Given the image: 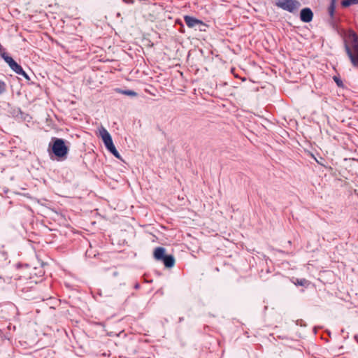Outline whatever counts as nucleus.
<instances>
[{
	"instance_id": "f257e3e1",
	"label": "nucleus",
	"mask_w": 358,
	"mask_h": 358,
	"mask_svg": "<svg viewBox=\"0 0 358 358\" xmlns=\"http://www.w3.org/2000/svg\"><path fill=\"white\" fill-rule=\"evenodd\" d=\"M343 45L352 65L358 66V35L352 29H348L343 34Z\"/></svg>"
},
{
	"instance_id": "f03ea898",
	"label": "nucleus",
	"mask_w": 358,
	"mask_h": 358,
	"mask_svg": "<svg viewBox=\"0 0 358 358\" xmlns=\"http://www.w3.org/2000/svg\"><path fill=\"white\" fill-rule=\"evenodd\" d=\"M52 152L60 159H64L69 153V148L65 143V141L62 138L53 137L49 143V149Z\"/></svg>"
},
{
	"instance_id": "7ed1b4c3",
	"label": "nucleus",
	"mask_w": 358,
	"mask_h": 358,
	"mask_svg": "<svg viewBox=\"0 0 358 358\" xmlns=\"http://www.w3.org/2000/svg\"><path fill=\"white\" fill-rule=\"evenodd\" d=\"M99 136L101 138L107 150L110 152L115 157L120 159V155L113 143V140L109 132L103 127L99 129Z\"/></svg>"
},
{
	"instance_id": "20e7f679",
	"label": "nucleus",
	"mask_w": 358,
	"mask_h": 358,
	"mask_svg": "<svg viewBox=\"0 0 358 358\" xmlns=\"http://www.w3.org/2000/svg\"><path fill=\"white\" fill-rule=\"evenodd\" d=\"M166 250L162 247H157L154 250V257L157 261L163 262L167 268H171L174 266L175 259L172 255L165 254Z\"/></svg>"
},
{
	"instance_id": "39448f33",
	"label": "nucleus",
	"mask_w": 358,
	"mask_h": 358,
	"mask_svg": "<svg viewBox=\"0 0 358 358\" xmlns=\"http://www.w3.org/2000/svg\"><path fill=\"white\" fill-rule=\"evenodd\" d=\"M275 5L284 10L294 13L300 7L301 3L297 0H276Z\"/></svg>"
},
{
	"instance_id": "423d86ee",
	"label": "nucleus",
	"mask_w": 358,
	"mask_h": 358,
	"mask_svg": "<svg viewBox=\"0 0 358 358\" xmlns=\"http://www.w3.org/2000/svg\"><path fill=\"white\" fill-rule=\"evenodd\" d=\"M1 56L8 64L10 68L17 74L18 73L22 72V66L19 65L11 57L8 56L6 52H2Z\"/></svg>"
},
{
	"instance_id": "0eeeda50",
	"label": "nucleus",
	"mask_w": 358,
	"mask_h": 358,
	"mask_svg": "<svg viewBox=\"0 0 358 358\" xmlns=\"http://www.w3.org/2000/svg\"><path fill=\"white\" fill-rule=\"evenodd\" d=\"M313 18V13L309 8H304L301 10L300 12V20L303 22H310Z\"/></svg>"
},
{
	"instance_id": "6e6552de",
	"label": "nucleus",
	"mask_w": 358,
	"mask_h": 358,
	"mask_svg": "<svg viewBox=\"0 0 358 358\" xmlns=\"http://www.w3.org/2000/svg\"><path fill=\"white\" fill-rule=\"evenodd\" d=\"M184 20L186 23V24L190 27L194 28L197 26L201 25V20H197L195 17L186 15L184 17Z\"/></svg>"
},
{
	"instance_id": "1a4fd4ad",
	"label": "nucleus",
	"mask_w": 358,
	"mask_h": 358,
	"mask_svg": "<svg viewBox=\"0 0 358 358\" xmlns=\"http://www.w3.org/2000/svg\"><path fill=\"white\" fill-rule=\"evenodd\" d=\"M116 91L120 94L129 96H136L137 93L133 90H121V89H117Z\"/></svg>"
},
{
	"instance_id": "9d476101",
	"label": "nucleus",
	"mask_w": 358,
	"mask_h": 358,
	"mask_svg": "<svg viewBox=\"0 0 358 358\" xmlns=\"http://www.w3.org/2000/svg\"><path fill=\"white\" fill-rule=\"evenodd\" d=\"M336 0H331V3L329 6L328 11L331 18H334V12L336 8Z\"/></svg>"
},
{
	"instance_id": "9b49d317",
	"label": "nucleus",
	"mask_w": 358,
	"mask_h": 358,
	"mask_svg": "<svg viewBox=\"0 0 358 358\" xmlns=\"http://www.w3.org/2000/svg\"><path fill=\"white\" fill-rule=\"evenodd\" d=\"M294 284L296 285H299V286L306 287L309 284V282H308V280H307L304 278H301V279H296V282H294Z\"/></svg>"
},
{
	"instance_id": "f8f14e48",
	"label": "nucleus",
	"mask_w": 358,
	"mask_h": 358,
	"mask_svg": "<svg viewBox=\"0 0 358 358\" xmlns=\"http://www.w3.org/2000/svg\"><path fill=\"white\" fill-rule=\"evenodd\" d=\"M6 91V84L4 81L0 80V94H3Z\"/></svg>"
},
{
	"instance_id": "ddd939ff",
	"label": "nucleus",
	"mask_w": 358,
	"mask_h": 358,
	"mask_svg": "<svg viewBox=\"0 0 358 358\" xmlns=\"http://www.w3.org/2000/svg\"><path fill=\"white\" fill-rule=\"evenodd\" d=\"M352 0H343L341 1V5L343 7H348L352 4H354V2L352 1Z\"/></svg>"
},
{
	"instance_id": "4468645a",
	"label": "nucleus",
	"mask_w": 358,
	"mask_h": 358,
	"mask_svg": "<svg viewBox=\"0 0 358 358\" xmlns=\"http://www.w3.org/2000/svg\"><path fill=\"white\" fill-rule=\"evenodd\" d=\"M334 80L335 81V83H336V85L338 86V87H343V82L342 80L338 78L337 76H334Z\"/></svg>"
},
{
	"instance_id": "2eb2a0df",
	"label": "nucleus",
	"mask_w": 358,
	"mask_h": 358,
	"mask_svg": "<svg viewBox=\"0 0 358 358\" xmlns=\"http://www.w3.org/2000/svg\"><path fill=\"white\" fill-rule=\"evenodd\" d=\"M17 74L22 76L27 80H29V77L28 76L27 73L23 69H22V72L18 73Z\"/></svg>"
},
{
	"instance_id": "dca6fc26",
	"label": "nucleus",
	"mask_w": 358,
	"mask_h": 358,
	"mask_svg": "<svg viewBox=\"0 0 358 358\" xmlns=\"http://www.w3.org/2000/svg\"><path fill=\"white\" fill-rule=\"evenodd\" d=\"M352 1L354 2V4H358V0H352Z\"/></svg>"
},
{
	"instance_id": "f3484780",
	"label": "nucleus",
	"mask_w": 358,
	"mask_h": 358,
	"mask_svg": "<svg viewBox=\"0 0 358 358\" xmlns=\"http://www.w3.org/2000/svg\"><path fill=\"white\" fill-rule=\"evenodd\" d=\"M139 287H140L139 284H136V285H135L136 289H138Z\"/></svg>"
},
{
	"instance_id": "a211bd4d",
	"label": "nucleus",
	"mask_w": 358,
	"mask_h": 358,
	"mask_svg": "<svg viewBox=\"0 0 358 358\" xmlns=\"http://www.w3.org/2000/svg\"><path fill=\"white\" fill-rule=\"evenodd\" d=\"M125 3H130V1H129L128 0H123Z\"/></svg>"
},
{
	"instance_id": "6ab92c4d",
	"label": "nucleus",
	"mask_w": 358,
	"mask_h": 358,
	"mask_svg": "<svg viewBox=\"0 0 358 358\" xmlns=\"http://www.w3.org/2000/svg\"><path fill=\"white\" fill-rule=\"evenodd\" d=\"M355 338L356 340H358L357 336H355Z\"/></svg>"
}]
</instances>
